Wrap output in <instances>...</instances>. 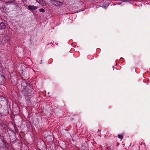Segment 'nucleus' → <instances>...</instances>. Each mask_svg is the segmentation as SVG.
<instances>
[{
	"label": "nucleus",
	"instance_id": "423d86ee",
	"mask_svg": "<svg viewBox=\"0 0 150 150\" xmlns=\"http://www.w3.org/2000/svg\"><path fill=\"white\" fill-rule=\"evenodd\" d=\"M39 11L40 12L43 13L45 11L44 9L42 8L40 9Z\"/></svg>",
	"mask_w": 150,
	"mask_h": 150
},
{
	"label": "nucleus",
	"instance_id": "6e6552de",
	"mask_svg": "<svg viewBox=\"0 0 150 150\" xmlns=\"http://www.w3.org/2000/svg\"><path fill=\"white\" fill-rule=\"evenodd\" d=\"M99 129H98V132H99Z\"/></svg>",
	"mask_w": 150,
	"mask_h": 150
},
{
	"label": "nucleus",
	"instance_id": "f03ea898",
	"mask_svg": "<svg viewBox=\"0 0 150 150\" xmlns=\"http://www.w3.org/2000/svg\"><path fill=\"white\" fill-rule=\"evenodd\" d=\"M36 1L42 6H45L47 4L45 1L43 0H36Z\"/></svg>",
	"mask_w": 150,
	"mask_h": 150
},
{
	"label": "nucleus",
	"instance_id": "f257e3e1",
	"mask_svg": "<svg viewBox=\"0 0 150 150\" xmlns=\"http://www.w3.org/2000/svg\"><path fill=\"white\" fill-rule=\"evenodd\" d=\"M50 1L52 5L56 6H60L62 4V3L55 0H50Z\"/></svg>",
	"mask_w": 150,
	"mask_h": 150
},
{
	"label": "nucleus",
	"instance_id": "7ed1b4c3",
	"mask_svg": "<svg viewBox=\"0 0 150 150\" xmlns=\"http://www.w3.org/2000/svg\"><path fill=\"white\" fill-rule=\"evenodd\" d=\"M28 9L30 10H35L37 9V7L33 5H30L28 7Z\"/></svg>",
	"mask_w": 150,
	"mask_h": 150
},
{
	"label": "nucleus",
	"instance_id": "39448f33",
	"mask_svg": "<svg viewBox=\"0 0 150 150\" xmlns=\"http://www.w3.org/2000/svg\"><path fill=\"white\" fill-rule=\"evenodd\" d=\"M118 138L120 139H122L123 138V136L122 135L119 134L118 135Z\"/></svg>",
	"mask_w": 150,
	"mask_h": 150
},
{
	"label": "nucleus",
	"instance_id": "20e7f679",
	"mask_svg": "<svg viewBox=\"0 0 150 150\" xmlns=\"http://www.w3.org/2000/svg\"><path fill=\"white\" fill-rule=\"evenodd\" d=\"M5 28V24L3 23H0V30L3 29Z\"/></svg>",
	"mask_w": 150,
	"mask_h": 150
},
{
	"label": "nucleus",
	"instance_id": "0eeeda50",
	"mask_svg": "<svg viewBox=\"0 0 150 150\" xmlns=\"http://www.w3.org/2000/svg\"><path fill=\"white\" fill-rule=\"evenodd\" d=\"M23 2H25L26 1V0H21Z\"/></svg>",
	"mask_w": 150,
	"mask_h": 150
}]
</instances>
